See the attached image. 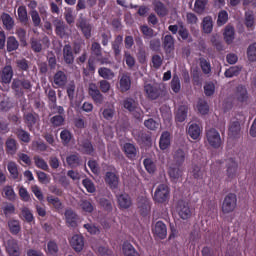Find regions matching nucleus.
I'll list each match as a JSON object with an SVG mask.
<instances>
[{"mask_svg": "<svg viewBox=\"0 0 256 256\" xmlns=\"http://www.w3.org/2000/svg\"><path fill=\"white\" fill-rule=\"evenodd\" d=\"M135 43H137V45L139 46H142V38L133 39V36L130 35L126 37H123L122 35L114 36V40L111 43L114 58L117 59L119 58V56H121V44H124L126 50H130L133 48V45H135Z\"/></svg>", "mask_w": 256, "mask_h": 256, "instance_id": "obj_1", "label": "nucleus"}, {"mask_svg": "<svg viewBox=\"0 0 256 256\" xmlns=\"http://www.w3.org/2000/svg\"><path fill=\"white\" fill-rule=\"evenodd\" d=\"M9 84H12V91L17 98H22L25 93L32 91V81L27 78H14Z\"/></svg>", "mask_w": 256, "mask_h": 256, "instance_id": "obj_2", "label": "nucleus"}, {"mask_svg": "<svg viewBox=\"0 0 256 256\" xmlns=\"http://www.w3.org/2000/svg\"><path fill=\"white\" fill-rule=\"evenodd\" d=\"M153 203L156 205H167L169 202V187L165 184H160L153 192Z\"/></svg>", "mask_w": 256, "mask_h": 256, "instance_id": "obj_3", "label": "nucleus"}, {"mask_svg": "<svg viewBox=\"0 0 256 256\" xmlns=\"http://www.w3.org/2000/svg\"><path fill=\"white\" fill-rule=\"evenodd\" d=\"M206 143L211 148L217 150L222 147V138L220 137V132H217L215 128L206 130Z\"/></svg>", "mask_w": 256, "mask_h": 256, "instance_id": "obj_4", "label": "nucleus"}, {"mask_svg": "<svg viewBox=\"0 0 256 256\" xmlns=\"http://www.w3.org/2000/svg\"><path fill=\"white\" fill-rule=\"evenodd\" d=\"M144 94L147 95V99L156 101L160 97L164 96L165 90L158 85L146 84L144 85Z\"/></svg>", "mask_w": 256, "mask_h": 256, "instance_id": "obj_5", "label": "nucleus"}, {"mask_svg": "<svg viewBox=\"0 0 256 256\" xmlns=\"http://www.w3.org/2000/svg\"><path fill=\"white\" fill-rule=\"evenodd\" d=\"M237 198L236 194L229 193L227 196H224V200L222 201V213L229 214L233 213L236 210Z\"/></svg>", "mask_w": 256, "mask_h": 256, "instance_id": "obj_6", "label": "nucleus"}, {"mask_svg": "<svg viewBox=\"0 0 256 256\" xmlns=\"http://www.w3.org/2000/svg\"><path fill=\"white\" fill-rule=\"evenodd\" d=\"M167 30L172 32V35H179V38L183 41L188 40L190 37V32L188 31V28H185L183 25V22H179V25H170L167 27Z\"/></svg>", "mask_w": 256, "mask_h": 256, "instance_id": "obj_7", "label": "nucleus"}, {"mask_svg": "<svg viewBox=\"0 0 256 256\" xmlns=\"http://www.w3.org/2000/svg\"><path fill=\"white\" fill-rule=\"evenodd\" d=\"M23 121L25 126L28 127V130L32 132L34 131V127H37V124L39 123V114L34 112L25 113L23 115Z\"/></svg>", "mask_w": 256, "mask_h": 256, "instance_id": "obj_8", "label": "nucleus"}, {"mask_svg": "<svg viewBox=\"0 0 256 256\" xmlns=\"http://www.w3.org/2000/svg\"><path fill=\"white\" fill-rule=\"evenodd\" d=\"M103 93L102 91H98V89H96V84L95 83H91L89 84V88H88V94L89 97L92 98V101L94 102V104H96V106L98 105H103Z\"/></svg>", "mask_w": 256, "mask_h": 256, "instance_id": "obj_9", "label": "nucleus"}, {"mask_svg": "<svg viewBox=\"0 0 256 256\" xmlns=\"http://www.w3.org/2000/svg\"><path fill=\"white\" fill-rule=\"evenodd\" d=\"M14 80V69L11 68V65H5L0 71V83L2 85H9V82Z\"/></svg>", "mask_w": 256, "mask_h": 256, "instance_id": "obj_10", "label": "nucleus"}, {"mask_svg": "<svg viewBox=\"0 0 256 256\" xmlns=\"http://www.w3.org/2000/svg\"><path fill=\"white\" fill-rule=\"evenodd\" d=\"M104 181L105 185H108V188L112 191L119 188V175H117V173L105 172Z\"/></svg>", "mask_w": 256, "mask_h": 256, "instance_id": "obj_11", "label": "nucleus"}, {"mask_svg": "<svg viewBox=\"0 0 256 256\" xmlns=\"http://www.w3.org/2000/svg\"><path fill=\"white\" fill-rule=\"evenodd\" d=\"M176 213L179 214V218H181V220H188L192 216L190 206H188V203L183 201H179L178 205H176Z\"/></svg>", "mask_w": 256, "mask_h": 256, "instance_id": "obj_12", "label": "nucleus"}, {"mask_svg": "<svg viewBox=\"0 0 256 256\" xmlns=\"http://www.w3.org/2000/svg\"><path fill=\"white\" fill-rule=\"evenodd\" d=\"M77 27L80 29L82 36H84L86 40L91 38V24H89L86 18L80 17V19H78Z\"/></svg>", "mask_w": 256, "mask_h": 256, "instance_id": "obj_13", "label": "nucleus"}, {"mask_svg": "<svg viewBox=\"0 0 256 256\" xmlns=\"http://www.w3.org/2000/svg\"><path fill=\"white\" fill-rule=\"evenodd\" d=\"M5 250L9 256H21V248L18 247V241L15 239L7 240Z\"/></svg>", "mask_w": 256, "mask_h": 256, "instance_id": "obj_14", "label": "nucleus"}, {"mask_svg": "<svg viewBox=\"0 0 256 256\" xmlns=\"http://www.w3.org/2000/svg\"><path fill=\"white\" fill-rule=\"evenodd\" d=\"M117 204L119 209L126 210L133 206V200L130 199V195L127 193H121L117 195Z\"/></svg>", "mask_w": 256, "mask_h": 256, "instance_id": "obj_15", "label": "nucleus"}, {"mask_svg": "<svg viewBox=\"0 0 256 256\" xmlns=\"http://www.w3.org/2000/svg\"><path fill=\"white\" fill-rule=\"evenodd\" d=\"M64 218L66 220V225H68L69 227H78V214H75L73 210L66 209V211H64Z\"/></svg>", "mask_w": 256, "mask_h": 256, "instance_id": "obj_16", "label": "nucleus"}, {"mask_svg": "<svg viewBox=\"0 0 256 256\" xmlns=\"http://www.w3.org/2000/svg\"><path fill=\"white\" fill-rule=\"evenodd\" d=\"M153 235L158 237L160 240H165L167 237V226L162 221L156 222L155 227H153Z\"/></svg>", "mask_w": 256, "mask_h": 256, "instance_id": "obj_17", "label": "nucleus"}, {"mask_svg": "<svg viewBox=\"0 0 256 256\" xmlns=\"http://www.w3.org/2000/svg\"><path fill=\"white\" fill-rule=\"evenodd\" d=\"M228 136L232 140L240 138V123L238 122V120H232L231 122H229Z\"/></svg>", "mask_w": 256, "mask_h": 256, "instance_id": "obj_18", "label": "nucleus"}, {"mask_svg": "<svg viewBox=\"0 0 256 256\" xmlns=\"http://www.w3.org/2000/svg\"><path fill=\"white\" fill-rule=\"evenodd\" d=\"M71 248L73 251L80 253L82 248L85 247V240H83L82 235H73L70 240Z\"/></svg>", "mask_w": 256, "mask_h": 256, "instance_id": "obj_19", "label": "nucleus"}, {"mask_svg": "<svg viewBox=\"0 0 256 256\" xmlns=\"http://www.w3.org/2000/svg\"><path fill=\"white\" fill-rule=\"evenodd\" d=\"M130 90V75L128 73L119 76V92L126 93Z\"/></svg>", "mask_w": 256, "mask_h": 256, "instance_id": "obj_20", "label": "nucleus"}, {"mask_svg": "<svg viewBox=\"0 0 256 256\" xmlns=\"http://www.w3.org/2000/svg\"><path fill=\"white\" fill-rule=\"evenodd\" d=\"M152 5H153V12H155L156 15H158V17L167 16L168 10H167V6H165L164 3L158 0H153Z\"/></svg>", "mask_w": 256, "mask_h": 256, "instance_id": "obj_21", "label": "nucleus"}, {"mask_svg": "<svg viewBox=\"0 0 256 256\" xmlns=\"http://www.w3.org/2000/svg\"><path fill=\"white\" fill-rule=\"evenodd\" d=\"M73 54H75V52L71 51V45L65 44L64 47L62 48V57L64 58V63H66V65L73 64V60H74Z\"/></svg>", "mask_w": 256, "mask_h": 256, "instance_id": "obj_22", "label": "nucleus"}, {"mask_svg": "<svg viewBox=\"0 0 256 256\" xmlns=\"http://www.w3.org/2000/svg\"><path fill=\"white\" fill-rule=\"evenodd\" d=\"M46 202L48 203V206L53 207V209H55V212L57 213H59V211H62V209H64V205L62 204V201L53 195L46 197Z\"/></svg>", "mask_w": 256, "mask_h": 256, "instance_id": "obj_23", "label": "nucleus"}, {"mask_svg": "<svg viewBox=\"0 0 256 256\" xmlns=\"http://www.w3.org/2000/svg\"><path fill=\"white\" fill-rule=\"evenodd\" d=\"M238 170V163L233 158L227 159V177L229 179L236 178V171Z\"/></svg>", "mask_w": 256, "mask_h": 256, "instance_id": "obj_24", "label": "nucleus"}, {"mask_svg": "<svg viewBox=\"0 0 256 256\" xmlns=\"http://www.w3.org/2000/svg\"><path fill=\"white\" fill-rule=\"evenodd\" d=\"M53 25L55 26V35L60 37V39H64L66 36V25L64 21L57 19L53 22Z\"/></svg>", "mask_w": 256, "mask_h": 256, "instance_id": "obj_25", "label": "nucleus"}, {"mask_svg": "<svg viewBox=\"0 0 256 256\" xmlns=\"http://www.w3.org/2000/svg\"><path fill=\"white\" fill-rule=\"evenodd\" d=\"M5 151L7 152V155H16V151H18V144L15 139H7V141L5 142Z\"/></svg>", "mask_w": 256, "mask_h": 256, "instance_id": "obj_26", "label": "nucleus"}, {"mask_svg": "<svg viewBox=\"0 0 256 256\" xmlns=\"http://www.w3.org/2000/svg\"><path fill=\"white\" fill-rule=\"evenodd\" d=\"M235 97H236V101L240 103L247 102V99L249 98V96L247 94V89L245 88V86L238 85V87H236Z\"/></svg>", "mask_w": 256, "mask_h": 256, "instance_id": "obj_27", "label": "nucleus"}, {"mask_svg": "<svg viewBox=\"0 0 256 256\" xmlns=\"http://www.w3.org/2000/svg\"><path fill=\"white\" fill-rule=\"evenodd\" d=\"M160 150L165 151L171 145V137L169 136V132L165 131L163 134H160V140L158 142Z\"/></svg>", "mask_w": 256, "mask_h": 256, "instance_id": "obj_28", "label": "nucleus"}, {"mask_svg": "<svg viewBox=\"0 0 256 256\" xmlns=\"http://www.w3.org/2000/svg\"><path fill=\"white\" fill-rule=\"evenodd\" d=\"M186 132L188 133V137H190V139L196 141L199 139V135L201 134V128L198 124H190Z\"/></svg>", "mask_w": 256, "mask_h": 256, "instance_id": "obj_29", "label": "nucleus"}, {"mask_svg": "<svg viewBox=\"0 0 256 256\" xmlns=\"http://www.w3.org/2000/svg\"><path fill=\"white\" fill-rule=\"evenodd\" d=\"M53 84L57 86V88H62L66 85V74L62 71H57L53 76Z\"/></svg>", "mask_w": 256, "mask_h": 256, "instance_id": "obj_30", "label": "nucleus"}, {"mask_svg": "<svg viewBox=\"0 0 256 256\" xmlns=\"http://www.w3.org/2000/svg\"><path fill=\"white\" fill-rule=\"evenodd\" d=\"M0 20L2 21V26H5L7 31H11L14 29V19L7 13H2L0 16Z\"/></svg>", "mask_w": 256, "mask_h": 256, "instance_id": "obj_31", "label": "nucleus"}, {"mask_svg": "<svg viewBox=\"0 0 256 256\" xmlns=\"http://www.w3.org/2000/svg\"><path fill=\"white\" fill-rule=\"evenodd\" d=\"M163 48L165 53H172V51H174V37H172V35H165L163 39Z\"/></svg>", "mask_w": 256, "mask_h": 256, "instance_id": "obj_32", "label": "nucleus"}, {"mask_svg": "<svg viewBox=\"0 0 256 256\" xmlns=\"http://www.w3.org/2000/svg\"><path fill=\"white\" fill-rule=\"evenodd\" d=\"M188 117V106L181 105L179 110H176V122L183 123Z\"/></svg>", "mask_w": 256, "mask_h": 256, "instance_id": "obj_33", "label": "nucleus"}, {"mask_svg": "<svg viewBox=\"0 0 256 256\" xmlns=\"http://www.w3.org/2000/svg\"><path fill=\"white\" fill-rule=\"evenodd\" d=\"M137 209H140L142 216H146V214H148L151 210V204L149 203V200H146L145 198L140 199V202L137 203Z\"/></svg>", "mask_w": 256, "mask_h": 256, "instance_id": "obj_34", "label": "nucleus"}, {"mask_svg": "<svg viewBox=\"0 0 256 256\" xmlns=\"http://www.w3.org/2000/svg\"><path fill=\"white\" fill-rule=\"evenodd\" d=\"M18 43H21L20 40H16V37L14 36H9L7 38V42H5V46H7V52H14L18 50Z\"/></svg>", "mask_w": 256, "mask_h": 256, "instance_id": "obj_35", "label": "nucleus"}, {"mask_svg": "<svg viewBox=\"0 0 256 256\" xmlns=\"http://www.w3.org/2000/svg\"><path fill=\"white\" fill-rule=\"evenodd\" d=\"M174 163L176 164V166L181 167L183 165V163L185 162V151H183V149L179 148L176 149V151H174Z\"/></svg>", "mask_w": 256, "mask_h": 256, "instance_id": "obj_36", "label": "nucleus"}, {"mask_svg": "<svg viewBox=\"0 0 256 256\" xmlns=\"http://www.w3.org/2000/svg\"><path fill=\"white\" fill-rule=\"evenodd\" d=\"M121 251L124 252V256H140V253H137L133 245L128 242L121 246Z\"/></svg>", "mask_w": 256, "mask_h": 256, "instance_id": "obj_37", "label": "nucleus"}, {"mask_svg": "<svg viewBox=\"0 0 256 256\" xmlns=\"http://www.w3.org/2000/svg\"><path fill=\"white\" fill-rule=\"evenodd\" d=\"M124 153L126 154V157L130 160L135 159L137 155V150L135 149V145L131 143L124 144Z\"/></svg>", "mask_w": 256, "mask_h": 256, "instance_id": "obj_38", "label": "nucleus"}, {"mask_svg": "<svg viewBox=\"0 0 256 256\" xmlns=\"http://www.w3.org/2000/svg\"><path fill=\"white\" fill-rule=\"evenodd\" d=\"M202 29L205 34H211L213 32V19L211 16L204 17L202 21Z\"/></svg>", "mask_w": 256, "mask_h": 256, "instance_id": "obj_39", "label": "nucleus"}, {"mask_svg": "<svg viewBox=\"0 0 256 256\" xmlns=\"http://www.w3.org/2000/svg\"><path fill=\"white\" fill-rule=\"evenodd\" d=\"M7 226L9 227V233H12V235H18V233H21V223L18 222V220H9V222H7Z\"/></svg>", "mask_w": 256, "mask_h": 256, "instance_id": "obj_40", "label": "nucleus"}, {"mask_svg": "<svg viewBox=\"0 0 256 256\" xmlns=\"http://www.w3.org/2000/svg\"><path fill=\"white\" fill-rule=\"evenodd\" d=\"M66 165H69L71 168L80 166V156L78 154L66 156Z\"/></svg>", "mask_w": 256, "mask_h": 256, "instance_id": "obj_41", "label": "nucleus"}, {"mask_svg": "<svg viewBox=\"0 0 256 256\" xmlns=\"http://www.w3.org/2000/svg\"><path fill=\"white\" fill-rule=\"evenodd\" d=\"M18 14V22H21L23 25H27V21H29V18H27V9L25 6H18L17 9Z\"/></svg>", "mask_w": 256, "mask_h": 256, "instance_id": "obj_42", "label": "nucleus"}, {"mask_svg": "<svg viewBox=\"0 0 256 256\" xmlns=\"http://www.w3.org/2000/svg\"><path fill=\"white\" fill-rule=\"evenodd\" d=\"M233 35H235V30H233L232 26L224 27V42L227 43V45H230L233 42Z\"/></svg>", "mask_w": 256, "mask_h": 256, "instance_id": "obj_43", "label": "nucleus"}, {"mask_svg": "<svg viewBox=\"0 0 256 256\" xmlns=\"http://www.w3.org/2000/svg\"><path fill=\"white\" fill-rule=\"evenodd\" d=\"M16 69L20 72H27L30 70V62L25 58L16 60Z\"/></svg>", "mask_w": 256, "mask_h": 256, "instance_id": "obj_44", "label": "nucleus"}, {"mask_svg": "<svg viewBox=\"0 0 256 256\" xmlns=\"http://www.w3.org/2000/svg\"><path fill=\"white\" fill-rule=\"evenodd\" d=\"M98 76H100L104 80H112V78H114V72H112L110 68L101 67L98 68Z\"/></svg>", "mask_w": 256, "mask_h": 256, "instance_id": "obj_45", "label": "nucleus"}, {"mask_svg": "<svg viewBox=\"0 0 256 256\" xmlns=\"http://www.w3.org/2000/svg\"><path fill=\"white\" fill-rule=\"evenodd\" d=\"M95 71V60L94 58H89V60L87 61V68L82 69V74H84L85 76H89L90 74H94Z\"/></svg>", "mask_w": 256, "mask_h": 256, "instance_id": "obj_46", "label": "nucleus"}, {"mask_svg": "<svg viewBox=\"0 0 256 256\" xmlns=\"http://www.w3.org/2000/svg\"><path fill=\"white\" fill-rule=\"evenodd\" d=\"M16 137L23 143H30V133L21 128L16 129Z\"/></svg>", "mask_w": 256, "mask_h": 256, "instance_id": "obj_47", "label": "nucleus"}, {"mask_svg": "<svg viewBox=\"0 0 256 256\" xmlns=\"http://www.w3.org/2000/svg\"><path fill=\"white\" fill-rule=\"evenodd\" d=\"M199 67L202 68L204 75L211 74V62H208L206 58H199Z\"/></svg>", "mask_w": 256, "mask_h": 256, "instance_id": "obj_48", "label": "nucleus"}, {"mask_svg": "<svg viewBox=\"0 0 256 256\" xmlns=\"http://www.w3.org/2000/svg\"><path fill=\"white\" fill-rule=\"evenodd\" d=\"M167 174L170 175V179H172V181H176L179 180L182 176V171L180 168L177 167H170V169H168Z\"/></svg>", "mask_w": 256, "mask_h": 256, "instance_id": "obj_49", "label": "nucleus"}, {"mask_svg": "<svg viewBox=\"0 0 256 256\" xmlns=\"http://www.w3.org/2000/svg\"><path fill=\"white\" fill-rule=\"evenodd\" d=\"M144 169L147 170V173L153 174L156 172V163L151 160V158H145L143 161Z\"/></svg>", "mask_w": 256, "mask_h": 256, "instance_id": "obj_50", "label": "nucleus"}, {"mask_svg": "<svg viewBox=\"0 0 256 256\" xmlns=\"http://www.w3.org/2000/svg\"><path fill=\"white\" fill-rule=\"evenodd\" d=\"M33 161H34V166H36L37 168L43 171H48L49 164H47L46 161L43 160V158H41L40 156H34Z\"/></svg>", "mask_w": 256, "mask_h": 256, "instance_id": "obj_51", "label": "nucleus"}, {"mask_svg": "<svg viewBox=\"0 0 256 256\" xmlns=\"http://www.w3.org/2000/svg\"><path fill=\"white\" fill-rule=\"evenodd\" d=\"M247 60L250 62L256 61V43H252L247 47Z\"/></svg>", "mask_w": 256, "mask_h": 256, "instance_id": "obj_52", "label": "nucleus"}, {"mask_svg": "<svg viewBox=\"0 0 256 256\" xmlns=\"http://www.w3.org/2000/svg\"><path fill=\"white\" fill-rule=\"evenodd\" d=\"M103 119L105 121H112L114 118V106L110 105L108 107H105L102 112Z\"/></svg>", "mask_w": 256, "mask_h": 256, "instance_id": "obj_53", "label": "nucleus"}, {"mask_svg": "<svg viewBox=\"0 0 256 256\" xmlns=\"http://www.w3.org/2000/svg\"><path fill=\"white\" fill-rule=\"evenodd\" d=\"M239 74H240V67L238 66H231L226 71H224V77L226 78L237 77Z\"/></svg>", "mask_w": 256, "mask_h": 256, "instance_id": "obj_54", "label": "nucleus"}, {"mask_svg": "<svg viewBox=\"0 0 256 256\" xmlns=\"http://www.w3.org/2000/svg\"><path fill=\"white\" fill-rule=\"evenodd\" d=\"M2 194H4L5 198L9 201H14V199L16 198L14 188H11V186H5L4 188H2Z\"/></svg>", "mask_w": 256, "mask_h": 256, "instance_id": "obj_55", "label": "nucleus"}, {"mask_svg": "<svg viewBox=\"0 0 256 256\" xmlns=\"http://www.w3.org/2000/svg\"><path fill=\"white\" fill-rule=\"evenodd\" d=\"M7 171H9V175L12 176V179H18V166L15 162L7 163Z\"/></svg>", "mask_w": 256, "mask_h": 256, "instance_id": "obj_56", "label": "nucleus"}, {"mask_svg": "<svg viewBox=\"0 0 256 256\" xmlns=\"http://www.w3.org/2000/svg\"><path fill=\"white\" fill-rule=\"evenodd\" d=\"M27 32L23 28L16 29V37L18 38V41H21V46L25 47L27 46V39H26Z\"/></svg>", "mask_w": 256, "mask_h": 256, "instance_id": "obj_57", "label": "nucleus"}, {"mask_svg": "<svg viewBox=\"0 0 256 256\" xmlns=\"http://www.w3.org/2000/svg\"><path fill=\"white\" fill-rule=\"evenodd\" d=\"M245 27L250 31L254 30V14L252 12L245 14Z\"/></svg>", "mask_w": 256, "mask_h": 256, "instance_id": "obj_58", "label": "nucleus"}, {"mask_svg": "<svg viewBox=\"0 0 256 256\" xmlns=\"http://www.w3.org/2000/svg\"><path fill=\"white\" fill-rule=\"evenodd\" d=\"M21 216H23V220H25L26 223H32L34 221V216L27 207H23V209H21Z\"/></svg>", "mask_w": 256, "mask_h": 256, "instance_id": "obj_59", "label": "nucleus"}, {"mask_svg": "<svg viewBox=\"0 0 256 256\" xmlns=\"http://www.w3.org/2000/svg\"><path fill=\"white\" fill-rule=\"evenodd\" d=\"M122 105H124V109H126L128 112L140 110V108H137L135 106V101L130 98H126V100H124V103H122Z\"/></svg>", "mask_w": 256, "mask_h": 256, "instance_id": "obj_60", "label": "nucleus"}, {"mask_svg": "<svg viewBox=\"0 0 256 256\" xmlns=\"http://www.w3.org/2000/svg\"><path fill=\"white\" fill-rule=\"evenodd\" d=\"M30 48L32 49V52L34 53H41V51L43 50V46L41 45V41L32 38L30 40Z\"/></svg>", "mask_w": 256, "mask_h": 256, "instance_id": "obj_61", "label": "nucleus"}, {"mask_svg": "<svg viewBox=\"0 0 256 256\" xmlns=\"http://www.w3.org/2000/svg\"><path fill=\"white\" fill-rule=\"evenodd\" d=\"M80 147L82 148V150L85 151L86 155H91L92 153H94V146L91 145V142L89 140H82Z\"/></svg>", "mask_w": 256, "mask_h": 256, "instance_id": "obj_62", "label": "nucleus"}, {"mask_svg": "<svg viewBox=\"0 0 256 256\" xmlns=\"http://www.w3.org/2000/svg\"><path fill=\"white\" fill-rule=\"evenodd\" d=\"M229 20V14L225 10H221L220 13H218V27L224 26V24H227V21Z\"/></svg>", "mask_w": 256, "mask_h": 256, "instance_id": "obj_63", "label": "nucleus"}, {"mask_svg": "<svg viewBox=\"0 0 256 256\" xmlns=\"http://www.w3.org/2000/svg\"><path fill=\"white\" fill-rule=\"evenodd\" d=\"M208 0H195V12L204 13Z\"/></svg>", "mask_w": 256, "mask_h": 256, "instance_id": "obj_64", "label": "nucleus"}]
</instances>
